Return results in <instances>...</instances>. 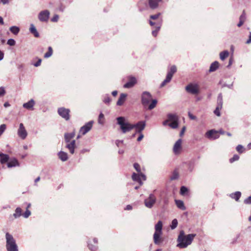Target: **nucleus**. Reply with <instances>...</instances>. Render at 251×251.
Returning a JSON list of instances; mask_svg holds the SVG:
<instances>
[{"label": "nucleus", "mask_w": 251, "mask_h": 251, "mask_svg": "<svg viewBox=\"0 0 251 251\" xmlns=\"http://www.w3.org/2000/svg\"><path fill=\"white\" fill-rule=\"evenodd\" d=\"M196 236V234L185 235L184 231L181 230L177 239L178 244L176 246L181 249L187 248L189 245L191 244Z\"/></svg>", "instance_id": "obj_1"}, {"label": "nucleus", "mask_w": 251, "mask_h": 251, "mask_svg": "<svg viewBox=\"0 0 251 251\" xmlns=\"http://www.w3.org/2000/svg\"><path fill=\"white\" fill-rule=\"evenodd\" d=\"M151 100V102L148 106L149 110H151L156 106L157 101L156 100H152V96L149 92H144L141 96V102L143 106L146 107L148 105Z\"/></svg>", "instance_id": "obj_2"}, {"label": "nucleus", "mask_w": 251, "mask_h": 251, "mask_svg": "<svg viewBox=\"0 0 251 251\" xmlns=\"http://www.w3.org/2000/svg\"><path fill=\"white\" fill-rule=\"evenodd\" d=\"M162 222L159 221L155 225V232L153 234V239L155 244L160 245L163 241L162 234Z\"/></svg>", "instance_id": "obj_3"}, {"label": "nucleus", "mask_w": 251, "mask_h": 251, "mask_svg": "<svg viewBox=\"0 0 251 251\" xmlns=\"http://www.w3.org/2000/svg\"><path fill=\"white\" fill-rule=\"evenodd\" d=\"M117 124L120 126V129L123 133H126L133 129L132 124L127 122L124 117H119L117 118Z\"/></svg>", "instance_id": "obj_4"}, {"label": "nucleus", "mask_w": 251, "mask_h": 251, "mask_svg": "<svg viewBox=\"0 0 251 251\" xmlns=\"http://www.w3.org/2000/svg\"><path fill=\"white\" fill-rule=\"evenodd\" d=\"M7 251H18V247L13 236L8 232L5 234Z\"/></svg>", "instance_id": "obj_5"}, {"label": "nucleus", "mask_w": 251, "mask_h": 251, "mask_svg": "<svg viewBox=\"0 0 251 251\" xmlns=\"http://www.w3.org/2000/svg\"><path fill=\"white\" fill-rule=\"evenodd\" d=\"M186 91L192 94L199 93V86L196 83H190L185 87Z\"/></svg>", "instance_id": "obj_6"}, {"label": "nucleus", "mask_w": 251, "mask_h": 251, "mask_svg": "<svg viewBox=\"0 0 251 251\" xmlns=\"http://www.w3.org/2000/svg\"><path fill=\"white\" fill-rule=\"evenodd\" d=\"M219 132L221 134H225V131L223 130H220L219 131H216L215 130L212 129L209 130L206 133V136L207 138L210 139H216L219 138V136L218 134V133Z\"/></svg>", "instance_id": "obj_7"}, {"label": "nucleus", "mask_w": 251, "mask_h": 251, "mask_svg": "<svg viewBox=\"0 0 251 251\" xmlns=\"http://www.w3.org/2000/svg\"><path fill=\"white\" fill-rule=\"evenodd\" d=\"M18 136L22 139H25L27 136V132L23 123H20L17 131Z\"/></svg>", "instance_id": "obj_8"}, {"label": "nucleus", "mask_w": 251, "mask_h": 251, "mask_svg": "<svg viewBox=\"0 0 251 251\" xmlns=\"http://www.w3.org/2000/svg\"><path fill=\"white\" fill-rule=\"evenodd\" d=\"M93 123V121H91L82 126L79 130V134L84 135L89 132L92 127Z\"/></svg>", "instance_id": "obj_9"}, {"label": "nucleus", "mask_w": 251, "mask_h": 251, "mask_svg": "<svg viewBox=\"0 0 251 251\" xmlns=\"http://www.w3.org/2000/svg\"><path fill=\"white\" fill-rule=\"evenodd\" d=\"M50 12L48 10L41 11L38 14L39 20L42 22H47L49 20Z\"/></svg>", "instance_id": "obj_10"}, {"label": "nucleus", "mask_w": 251, "mask_h": 251, "mask_svg": "<svg viewBox=\"0 0 251 251\" xmlns=\"http://www.w3.org/2000/svg\"><path fill=\"white\" fill-rule=\"evenodd\" d=\"M156 201L155 196L152 194H150L149 197L145 200V206L149 208H151Z\"/></svg>", "instance_id": "obj_11"}, {"label": "nucleus", "mask_w": 251, "mask_h": 251, "mask_svg": "<svg viewBox=\"0 0 251 251\" xmlns=\"http://www.w3.org/2000/svg\"><path fill=\"white\" fill-rule=\"evenodd\" d=\"M70 110L64 107H60L58 109V114L66 120L70 119Z\"/></svg>", "instance_id": "obj_12"}, {"label": "nucleus", "mask_w": 251, "mask_h": 251, "mask_svg": "<svg viewBox=\"0 0 251 251\" xmlns=\"http://www.w3.org/2000/svg\"><path fill=\"white\" fill-rule=\"evenodd\" d=\"M182 140L179 139L176 142L174 145L173 150L176 155H178L181 152L182 149Z\"/></svg>", "instance_id": "obj_13"}, {"label": "nucleus", "mask_w": 251, "mask_h": 251, "mask_svg": "<svg viewBox=\"0 0 251 251\" xmlns=\"http://www.w3.org/2000/svg\"><path fill=\"white\" fill-rule=\"evenodd\" d=\"M141 178H142L144 180H146V176L145 175L140 173V174H136L133 173L132 175V179L133 181H137L140 184V185H142L143 184V182H142Z\"/></svg>", "instance_id": "obj_14"}, {"label": "nucleus", "mask_w": 251, "mask_h": 251, "mask_svg": "<svg viewBox=\"0 0 251 251\" xmlns=\"http://www.w3.org/2000/svg\"><path fill=\"white\" fill-rule=\"evenodd\" d=\"M133 128L136 129L137 133H142V131L144 129L146 126V123L145 121H140L136 124H132Z\"/></svg>", "instance_id": "obj_15"}, {"label": "nucleus", "mask_w": 251, "mask_h": 251, "mask_svg": "<svg viewBox=\"0 0 251 251\" xmlns=\"http://www.w3.org/2000/svg\"><path fill=\"white\" fill-rule=\"evenodd\" d=\"M137 80L135 77L130 76L128 77V81L124 84V87L125 88H130L136 83Z\"/></svg>", "instance_id": "obj_16"}, {"label": "nucleus", "mask_w": 251, "mask_h": 251, "mask_svg": "<svg viewBox=\"0 0 251 251\" xmlns=\"http://www.w3.org/2000/svg\"><path fill=\"white\" fill-rule=\"evenodd\" d=\"M66 148L68 149L71 154H73L75 153V150L76 146L75 145V140H73L70 142H66Z\"/></svg>", "instance_id": "obj_17"}, {"label": "nucleus", "mask_w": 251, "mask_h": 251, "mask_svg": "<svg viewBox=\"0 0 251 251\" xmlns=\"http://www.w3.org/2000/svg\"><path fill=\"white\" fill-rule=\"evenodd\" d=\"M35 102L33 99H31L27 102L23 104V106L24 108L28 110H33V106Z\"/></svg>", "instance_id": "obj_18"}, {"label": "nucleus", "mask_w": 251, "mask_h": 251, "mask_svg": "<svg viewBox=\"0 0 251 251\" xmlns=\"http://www.w3.org/2000/svg\"><path fill=\"white\" fill-rule=\"evenodd\" d=\"M127 96V94L125 93L121 94L120 97L117 102V105L118 106L122 105L125 101Z\"/></svg>", "instance_id": "obj_19"}, {"label": "nucleus", "mask_w": 251, "mask_h": 251, "mask_svg": "<svg viewBox=\"0 0 251 251\" xmlns=\"http://www.w3.org/2000/svg\"><path fill=\"white\" fill-rule=\"evenodd\" d=\"M22 215V209L20 207H17L15 210V213L13 215L9 216V219L11 221L13 220V217L15 219H17L20 217Z\"/></svg>", "instance_id": "obj_20"}, {"label": "nucleus", "mask_w": 251, "mask_h": 251, "mask_svg": "<svg viewBox=\"0 0 251 251\" xmlns=\"http://www.w3.org/2000/svg\"><path fill=\"white\" fill-rule=\"evenodd\" d=\"M7 165L8 168H11L16 166H19L20 164L18 160L15 158H13L10 160V161L7 163Z\"/></svg>", "instance_id": "obj_21"}, {"label": "nucleus", "mask_w": 251, "mask_h": 251, "mask_svg": "<svg viewBox=\"0 0 251 251\" xmlns=\"http://www.w3.org/2000/svg\"><path fill=\"white\" fill-rule=\"evenodd\" d=\"M75 136V132H72L71 133H66L64 135V139L65 142H70L72 140H71L73 138H74Z\"/></svg>", "instance_id": "obj_22"}, {"label": "nucleus", "mask_w": 251, "mask_h": 251, "mask_svg": "<svg viewBox=\"0 0 251 251\" xmlns=\"http://www.w3.org/2000/svg\"><path fill=\"white\" fill-rule=\"evenodd\" d=\"M58 156L59 159L62 161H66L68 159V154L67 153L60 151L58 153Z\"/></svg>", "instance_id": "obj_23"}, {"label": "nucleus", "mask_w": 251, "mask_h": 251, "mask_svg": "<svg viewBox=\"0 0 251 251\" xmlns=\"http://www.w3.org/2000/svg\"><path fill=\"white\" fill-rule=\"evenodd\" d=\"M161 0H149V5L151 9H155L157 7L159 2Z\"/></svg>", "instance_id": "obj_24"}, {"label": "nucleus", "mask_w": 251, "mask_h": 251, "mask_svg": "<svg viewBox=\"0 0 251 251\" xmlns=\"http://www.w3.org/2000/svg\"><path fill=\"white\" fill-rule=\"evenodd\" d=\"M0 162L1 164H4L6 162H7L9 160V156L7 154L0 153Z\"/></svg>", "instance_id": "obj_25"}, {"label": "nucleus", "mask_w": 251, "mask_h": 251, "mask_svg": "<svg viewBox=\"0 0 251 251\" xmlns=\"http://www.w3.org/2000/svg\"><path fill=\"white\" fill-rule=\"evenodd\" d=\"M167 120L169 122H172L175 121H178V117L174 114H169L167 115Z\"/></svg>", "instance_id": "obj_26"}, {"label": "nucleus", "mask_w": 251, "mask_h": 251, "mask_svg": "<svg viewBox=\"0 0 251 251\" xmlns=\"http://www.w3.org/2000/svg\"><path fill=\"white\" fill-rule=\"evenodd\" d=\"M219 63L217 61H215L212 63L210 67L209 71L210 72H212L215 71L219 67Z\"/></svg>", "instance_id": "obj_27"}, {"label": "nucleus", "mask_w": 251, "mask_h": 251, "mask_svg": "<svg viewBox=\"0 0 251 251\" xmlns=\"http://www.w3.org/2000/svg\"><path fill=\"white\" fill-rule=\"evenodd\" d=\"M29 31L30 32L34 34L35 37H38L39 36V34L38 32H37L35 27L33 24L30 25V27L29 28Z\"/></svg>", "instance_id": "obj_28"}, {"label": "nucleus", "mask_w": 251, "mask_h": 251, "mask_svg": "<svg viewBox=\"0 0 251 251\" xmlns=\"http://www.w3.org/2000/svg\"><path fill=\"white\" fill-rule=\"evenodd\" d=\"M172 76L171 75V74L167 75L165 79L162 82L160 85L161 87H164L167 83H169L171 80L172 79Z\"/></svg>", "instance_id": "obj_29"}, {"label": "nucleus", "mask_w": 251, "mask_h": 251, "mask_svg": "<svg viewBox=\"0 0 251 251\" xmlns=\"http://www.w3.org/2000/svg\"><path fill=\"white\" fill-rule=\"evenodd\" d=\"M176 204L178 208L181 210H185L186 209L183 202L181 200H176Z\"/></svg>", "instance_id": "obj_30"}, {"label": "nucleus", "mask_w": 251, "mask_h": 251, "mask_svg": "<svg viewBox=\"0 0 251 251\" xmlns=\"http://www.w3.org/2000/svg\"><path fill=\"white\" fill-rule=\"evenodd\" d=\"M241 194L240 192H236L235 193H232L230 195L231 198L235 199L236 201H238L240 198Z\"/></svg>", "instance_id": "obj_31"}, {"label": "nucleus", "mask_w": 251, "mask_h": 251, "mask_svg": "<svg viewBox=\"0 0 251 251\" xmlns=\"http://www.w3.org/2000/svg\"><path fill=\"white\" fill-rule=\"evenodd\" d=\"M217 107L222 108L223 107V97L222 94H219L217 99Z\"/></svg>", "instance_id": "obj_32"}, {"label": "nucleus", "mask_w": 251, "mask_h": 251, "mask_svg": "<svg viewBox=\"0 0 251 251\" xmlns=\"http://www.w3.org/2000/svg\"><path fill=\"white\" fill-rule=\"evenodd\" d=\"M228 55L229 52L227 50H225L220 53V57L222 60H224Z\"/></svg>", "instance_id": "obj_33"}, {"label": "nucleus", "mask_w": 251, "mask_h": 251, "mask_svg": "<svg viewBox=\"0 0 251 251\" xmlns=\"http://www.w3.org/2000/svg\"><path fill=\"white\" fill-rule=\"evenodd\" d=\"M10 31L15 35H17L20 31V29L16 26H12L10 28Z\"/></svg>", "instance_id": "obj_34"}, {"label": "nucleus", "mask_w": 251, "mask_h": 251, "mask_svg": "<svg viewBox=\"0 0 251 251\" xmlns=\"http://www.w3.org/2000/svg\"><path fill=\"white\" fill-rule=\"evenodd\" d=\"M168 126L172 128H176L178 126V121H175L174 122H170V123L168 124Z\"/></svg>", "instance_id": "obj_35"}, {"label": "nucleus", "mask_w": 251, "mask_h": 251, "mask_svg": "<svg viewBox=\"0 0 251 251\" xmlns=\"http://www.w3.org/2000/svg\"><path fill=\"white\" fill-rule=\"evenodd\" d=\"M176 72V66L173 65L171 67L170 70L168 72V74H171V76H173V75Z\"/></svg>", "instance_id": "obj_36"}, {"label": "nucleus", "mask_w": 251, "mask_h": 251, "mask_svg": "<svg viewBox=\"0 0 251 251\" xmlns=\"http://www.w3.org/2000/svg\"><path fill=\"white\" fill-rule=\"evenodd\" d=\"M52 54V49L51 47H49L48 48V51L46 52L45 55L44 57L45 58H49L50 57Z\"/></svg>", "instance_id": "obj_37"}, {"label": "nucleus", "mask_w": 251, "mask_h": 251, "mask_svg": "<svg viewBox=\"0 0 251 251\" xmlns=\"http://www.w3.org/2000/svg\"><path fill=\"white\" fill-rule=\"evenodd\" d=\"M104 115L100 113L99 116L98 123L100 125H103L104 123Z\"/></svg>", "instance_id": "obj_38"}, {"label": "nucleus", "mask_w": 251, "mask_h": 251, "mask_svg": "<svg viewBox=\"0 0 251 251\" xmlns=\"http://www.w3.org/2000/svg\"><path fill=\"white\" fill-rule=\"evenodd\" d=\"M161 27V23L159 24L157 26L155 27L156 29L152 31V34L153 36L156 37L158 31L160 30Z\"/></svg>", "instance_id": "obj_39"}, {"label": "nucleus", "mask_w": 251, "mask_h": 251, "mask_svg": "<svg viewBox=\"0 0 251 251\" xmlns=\"http://www.w3.org/2000/svg\"><path fill=\"white\" fill-rule=\"evenodd\" d=\"M178 178V174L176 171H174L170 177L171 180H176Z\"/></svg>", "instance_id": "obj_40"}, {"label": "nucleus", "mask_w": 251, "mask_h": 251, "mask_svg": "<svg viewBox=\"0 0 251 251\" xmlns=\"http://www.w3.org/2000/svg\"><path fill=\"white\" fill-rule=\"evenodd\" d=\"M188 191V189H187V187H186L185 186H181V188H180V193L181 195H184Z\"/></svg>", "instance_id": "obj_41"}, {"label": "nucleus", "mask_w": 251, "mask_h": 251, "mask_svg": "<svg viewBox=\"0 0 251 251\" xmlns=\"http://www.w3.org/2000/svg\"><path fill=\"white\" fill-rule=\"evenodd\" d=\"M177 221L176 219H174L172 222V224L171 225V227L172 229H175L176 227L177 226Z\"/></svg>", "instance_id": "obj_42"}, {"label": "nucleus", "mask_w": 251, "mask_h": 251, "mask_svg": "<svg viewBox=\"0 0 251 251\" xmlns=\"http://www.w3.org/2000/svg\"><path fill=\"white\" fill-rule=\"evenodd\" d=\"M6 128V126L5 124H2L0 126V136L3 134Z\"/></svg>", "instance_id": "obj_43"}, {"label": "nucleus", "mask_w": 251, "mask_h": 251, "mask_svg": "<svg viewBox=\"0 0 251 251\" xmlns=\"http://www.w3.org/2000/svg\"><path fill=\"white\" fill-rule=\"evenodd\" d=\"M88 246L89 249L92 251H96L98 249V247L96 245H93L89 243Z\"/></svg>", "instance_id": "obj_44"}, {"label": "nucleus", "mask_w": 251, "mask_h": 251, "mask_svg": "<svg viewBox=\"0 0 251 251\" xmlns=\"http://www.w3.org/2000/svg\"><path fill=\"white\" fill-rule=\"evenodd\" d=\"M239 159V156L237 154H235L233 155V157L229 159V162L230 163H233L235 161H237Z\"/></svg>", "instance_id": "obj_45"}, {"label": "nucleus", "mask_w": 251, "mask_h": 251, "mask_svg": "<svg viewBox=\"0 0 251 251\" xmlns=\"http://www.w3.org/2000/svg\"><path fill=\"white\" fill-rule=\"evenodd\" d=\"M222 108H220L219 107H216L215 110L214 111V114L217 116L219 117L221 115L220 110Z\"/></svg>", "instance_id": "obj_46"}, {"label": "nucleus", "mask_w": 251, "mask_h": 251, "mask_svg": "<svg viewBox=\"0 0 251 251\" xmlns=\"http://www.w3.org/2000/svg\"><path fill=\"white\" fill-rule=\"evenodd\" d=\"M7 44L9 46H13L16 44L15 41L13 39H9L8 40Z\"/></svg>", "instance_id": "obj_47"}, {"label": "nucleus", "mask_w": 251, "mask_h": 251, "mask_svg": "<svg viewBox=\"0 0 251 251\" xmlns=\"http://www.w3.org/2000/svg\"><path fill=\"white\" fill-rule=\"evenodd\" d=\"M133 166L137 172L141 173L140 166L139 164L135 163L134 164Z\"/></svg>", "instance_id": "obj_48"}, {"label": "nucleus", "mask_w": 251, "mask_h": 251, "mask_svg": "<svg viewBox=\"0 0 251 251\" xmlns=\"http://www.w3.org/2000/svg\"><path fill=\"white\" fill-rule=\"evenodd\" d=\"M236 150L237 151L241 153L243 152V146L241 145H239L237 146L236 147Z\"/></svg>", "instance_id": "obj_49"}, {"label": "nucleus", "mask_w": 251, "mask_h": 251, "mask_svg": "<svg viewBox=\"0 0 251 251\" xmlns=\"http://www.w3.org/2000/svg\"><path fill=\"white\" fill-rule=\"evenodd\" d=\"M6 93L4 87H0V97L3 96Z\"/></svg>", "instance_id": "obj_50"}, {"label": "nucleus", "mask_w": 251, "mask_h": 251, "mask_svg": "<svg viewBox=\"0 0 251 251\" xmlns=\"http://www.w3.org/2000/svg\"><path fill=\"white\" fill-rule=\"evenodd\" d=\"M31 214V212L29 210H26L25 212L24 213L23 216L25 218H28Z\"/></svg>", "instance_id": "obj_51"}, {"label": "nucleus", "mask_w": 251, "mask_h": 251, "mask_svg": "<svg viewBox=\"0 0 251 251\" xmlns=\"http://www.w3.org/2000/svg\"><path fill=\"white\" fill-rule=\"evenodd\" d=\"M59 19V16L58 15H55L53 16V17L51 18V21L52 22H57L58 21Z\"/></svg>", "instance_id": "obj_52"}, {"label": "nucleus", "mask_w": 251, "mask_h": 251, "mask_svg": "<svg viewBox=\"0 0 251 251\" xmlns=\"http://www.w3.org/2000/svg\"><path fill=\"white\" fill-rule=\"evenodd\" d=\"M160 13H157V14H155V15H151L150 16V18L151 19V20H156L158 18L159 16L160 15Z\"/></svg>", "instance_id": "obj_53"}, {"label": "nucleus", "mask_w": 251, "mask_h": 251, "mask_svg": "<svg viewBox=\"0 0 251 251\" xmlns=\"http://www.w3.org/2000/svg\"><path fill=\"white\" fill-rule=\"evenodd\" d=\"M244 202L246 204H251V196L245 200Z\"/></svg>", "instance_id": "obj_54"}, {"label": "nucleus", "mask_w": 251, "mask_h": 251, "mask_svg": "<svg viewBox=\"0 0 251 251\" xmlns=\"http://www.w3.org/2000/svg\"><path fill=\"white\" fill-rule=\"evenodd\" d=\"M246 19V16L244 12L243 13V14L240 16V21H242L244 22Z\"/></svg>", "instance_id": "obj_55"}, {"label": "nucleus", "mask_w": 251, "mask_h": 251, "mask_svg": "<svg viewBox=\"0 0 251 251\" xmlns=\"http://www.w3.org/2000/svg\"><path fill=\"white\" fill-rule=\"evenodd\" d=\"M10 0H0V2L2 3L3 5L8 4L9 3Z\"/></svg>", "instance_id": "obj_56"}, {"label": "nucleus", "mask_w": 251, "mask_h": 251, "mask_svg": "<svg viewBox=\"0 0 251 251\" xmlns=\"http://www.w3.org/2000/svg\"><path fill=\"white\" fill-rule=\"evenodd\" d=\"M188 116L190 118V119H191L192 120H196L197 118V117L193 115L190 112L188 113Z\"/></svg>", "instance_id": "obj_57"}, {"label": "nucleus", "mask_w": 251, "mask_h": 251, "mask_svg": "<svg viewBox=\"0 0 251 251\" xmlns=\"http://www.w3.org/2000/svg\"><path fill=\"white\" fill-rule=\"evenodd\" d=\"M185 130H186L185 126H183L181 130V131L180 132V134H179L180 136L182 137L183 135V134H184V132L185 131Z\"/></svg>", "instance_id": "obj_58"}, {"label": "nucleus", "mask_w": 251, "mask_h": 251, "mask_svg": "<svg viewBox=\"0 0 251 251\" xmlns=\"http://www.w3.org/2000/svg\"><path fill=\"white\" fill-rule=\"evenodd\" d=\"M42 60L39 59L38 61L34 64L35 67H38L41 65Z\"/></svg>", "instance_id": "obj_59"}, {"label": "nucleus", "mask_w": 251, "mask_h": 251, "mask_svg": "<svg viewBox=\"0 0 251 251\" xmlns=\"http://www.w3.org/2000/svg\"><path fill=\"white\" fill-rule=\"evenodd\" d=\"M110 101V99L109 97H107L103 100V102L105 103H109Z\"/></svg>", "instance_id": "obj_60"}, {"label": "nucleus", "mask_w": 251, "mask_h": 251, "mask_svg": "<svg viewBox=\"0 0 251 251\" xmlns=\"http://www.w3.org/2000/svg\"><path fill=\"white\" fill-rule=\"evenodd\" d=\"M140 133V135L138 137V138H137V141H138V142L141 141L143 139V138H144V135L143 134V133Z\"/></svg>", "instance_id": "obj_61"}, {"label": "nucleus", "mask_w": 251, "mask_h": 251, "mask_svg": "<svg viewBox=\"0 0 251 251\" xmlns=\"http://www.w3.org/2000/svg\"><path fill=\"white\" fill-rule=\"evenodd\" d=\"M246 44H250L251 43V32L250 33V35L249 37V39L246 41Z\"/></svg>", "instance_id": "obj_62"}, {"label": "nucleus", "mask_w": 251, "mask_h": 251, "mask_svg": "<svg viewBox=\"0 0 251 251\" xmlns=\"http://www.w3.org/2000/svg\"><path fill=\"white\" fill-rule=\"evenodd\" d=\"M123 143V140H116V144L117 146H119L120 144H122Z\"/></svg>", "instance_id": "obj_63"}, {"label": "nucleus", "mask_w": 251, "mask_h": 251, "mask_svg": "<svg viewBox=\"0 0 251 251\" xmlns=\"http://www.w3.org/2000/svg\"><path fill=\"white\" fill-rule=\"evenodd\" d=\"M4 57V53L3 52L0 50V61L3 59Z\"/></svg>", "instance_id": "obj_64"}]
</instances>
